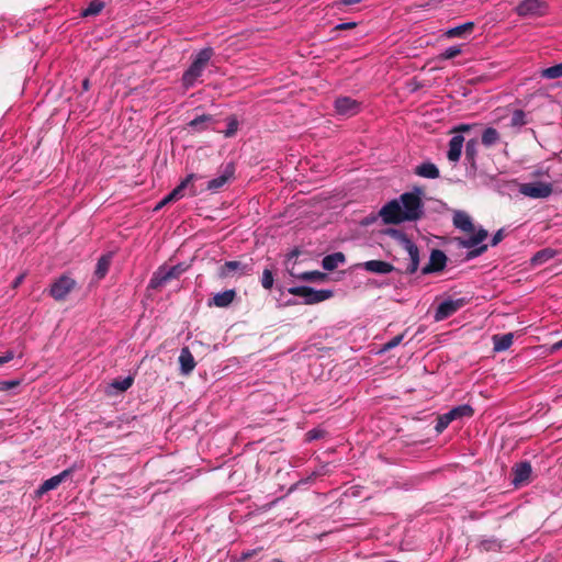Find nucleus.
I'll use <instances>...</instances> for the list:
<instances>
[{
	"label": "nucleus",
	"mask_w": 562,
	"mask_h": 562,
	"mask_svg": "<svg viewBox=\"0 0 562 562\" xmlns=\"http://www.w3.org/2000/svg\"><path fill=\"white\" fill-rule=\"evenodd\" d=\"M422 194V189L415 188L414 191L405 192L398 199L387 202L380 211L383 222L398 224L419 220L424 214Z\"/></svg>",
	"instance_id": "nucleus-1"
},
{
	"label": "nucleus",
	"mask_w": 562,
	"mask_h": 562,
	"mask_svg": "<svg viewBox=\"0 0 562 562\" xmlns=\"http://www.w3.org/2000/svg\"><path fill=\"white\" fill-rule=\"evenodd\" d=\"M213 56V49L205 47L199 50L192 59L189 68L183 72L181 81L186 89H190L195 86L199 78L203 75L209 61Z\"/></svg>",
	"instance_id": "nucleus-2"
},
{
	"label": "nucleus",
	"mask_w": 562,
	"mask_h": 562,
	"mask_svg": "<svg viewBox=\"0 0 562 562\" xmlns=\"http://www.w3.org/2000/svg\"><path fill=\"white\" fill-rule=\"evenodd\" d=\"M387 235L407 252L411 262L406 268V272L409 274L415 273L419 267V251L415 243L400 229L390 228Z\"/></svg>",
	"instance_id": "nucleus-3"
},
{
	"label": "nucleus",
	"mask_w": 562,
	"mask_h": 562,
	"mask_svg": "<svg viewBox=\"0 0 562 562\" xmlns=\"http://www.w3.org/2000/svg\"><path fill=\"white\" fill-rule=\"evenodd\" d=\"M387 235L407 252L411 262L406 268V272L409 274L415 273L419 267V251L415 243L400 229L390 228Z\"/></svg>",
	"instance_id": "nucleus-4"
},
{
	"label": "nucleus",
	"mask_w": 562,
	"mask_h": 562,
	"mask_svg": "<svg viewBox=\"0 0 562 562\" xmlns=\"http://www.w3.org/2000/svg\"><path fill=\"white\" fill-rule=\"evenodd\" d=\"M387 235L407 252L411 262L406 268V272L409 274L415 273L419 267V251L415 243L400 229L390 228Z\"/></svg>",
	"instance_id": "nucleus-5"
},
{
	"label": "nucleus",
	"mask_w": 562,
	"mask_h": 562,
	"mask_svg": "<svg viewBox=\"0 0 562 562\" xmlns=\"http://www.w3.org/2000/svg\"><path fill=\"white\" fill-rule=\"evenodd\" d=\"M474 415V409L469 404L458 405L449 412L441 414L437 418L435 430L441 434L452 422H462L469 419Z\"/></svg>",
	"instance_id": "nucleus-6"
},
{
	"label": "nucleus",
	"mask_w": 562,
	"mask_h": 562,
	"mask_svg": "<svg viewBox=\"0 0 562 562\" xmlns=\"http://www.w3.org/2000/svg\"><path fill=\"white\" fill-rule=\"evenodd\" d=\"M289 292L301 296L306 304L319 303L333 296L331 290H315L305 285L291 288Z\"/></svg>",
	"instance_id": "nucleus-7"
},
{
	"label": "nucleus",
	"mask_w": 562,
	"mask_h": 562,
	"mask_svg": "<svg viewBox=\"0 0 562 562\" xmlns=\"http://www.w3.org/2000/svg\"><path fill=\"white\" fill-rule=\"evenodd\" d=\"M552 184L549 182H528L519 186V193L531 199H546L552 193Z\"/></svg>",
	"instance_id": "nucleus-8"
},
{
	"label": "nucleus",
	"mask_w": 562,
	"mask_h": 562,
	"mask_svg": "<svg viewBox=\"0 0 562 562\" xmlns=\"http://www.w3.org/2000/svg\"><path fill=\"white\" fill-rule=\"evenodd\" d=\"M548 5L542 0H521L515 8L519 16H542L547 14Z\"/></svg>",
	"instance_id": "nucleus-9"
},
{
	"label": "nucleus",
	"mask_w": 562,
	"mask_h": 562,
	"mask_svg": "<svg viewBox=\"0 0 562 562\" xmlns=\"http://www.w3.org/2000/svg\"><path fill=\"white\" fill-rule=\"evenodd\" d=\"M486 237H487V231L484 228H480L472 236H470L465 239H462L460 241L462 247H464L467 249H472L468 254V258L477 257V256L482 255L484 251H486L487 245L479 246L483 240H485Z\"/></svg>",
	"instance_id": "nucleus-10"
},
{
	"label": "nucleus",
	"mask_w": 562,
	"mask_h": 562,
	"mask_svg": "<svg viewBox=\"0 0 562 562\" xmlns=\"http://www.w3.org/2000/svg\"><path fill=\"white\" fill-rule=\"evenodd\" d=\"M467 304V300L463 297L460 299H447L442 301L436 308L435 312V321L440 322L457 313L460 308H462Z\"/></svg>",
	"instance_id": "nucleus-11"
},
{
	"label": "nucleus",
	"mask_w": 562,
	"mask_h": 562,
	"mask_svg": "<svg viewBox=\"0 0 562 562\" xmlns=\"http://www.w3.org/2000/svg\"><path fill=\"white\" fill-rule=\"evenodd\" d=\"M76 281L68 276H61L50 286L49 294L56 301L64 300L75 288Z\"/></svg>",
	"instance_id": "nucleus-12"
},
{
	"label": "nucleus",
	"mask_w": 562,
	"mask_h": 562,
	"mask_svg": "<svg viewBox=\"0 0 562 562\" xmlns=\"http://www.w3.org/2000/svg\"><path fill=\"white\" fill-rule=\"evenodd\" d=\"M335 111L346 117L353 116L361 111V103L350 97H340L335 100Z\"/></svg>",
	"instance_id": "nucleus-13"
},
{
	"label": "nucleus",
	"mask_w": 562,
	"mask_h": 562,
	"mask_svg": "<svg viewBox=\"0 0 562 562\" xmlns=\"http://www.w3.org/2000/svg\"><path fill=\"white\" fill-rule=\"evenodd\" d=\"M235 175V166L233 162L227 164L221 171V173L210 180L206 184V190L211 192H217L222 189L227 182H229Z\"/></svg>",
	"instance_id": "nucleus-14"
},
{
	"label": "nucleus",
	"mask_w": 562,
	"mask_h": 562,
	"mask_svg": "<svg viewBox=\"0 0 562 562\" xmlns=\"http://www.w3.org/2000/svg\"><path fill=\"white\" fill-rule=\"evenodd\" d=\"M201 176L195 173H190L183 179L169 194H167L155 207V210H159L166 204L176 201L183 196V190L188 188V186L196 179H200Z\"/></svg>",
	"instance_id": "nucleus-15"
},
{
	"label": "nucleus",
	"mask_w": 562,
	"mask_h": 562,
	"mask_svg": "<svg viewBox=\"0 0 562 562\" xmlns=\"http://www.w3.org/2000/svg\"><path fill=\"white\" fill-rule=\"evenodd\" d=\"M447 256L439 249H434L429 257V262L423 268V273L441 271L446 267Z\"/></svg>",
	"instance_id": "nucleus-16"
},
{
	"label": "nucleus",
	"mask_w": 562,
	"mask_h": 562,
	"mask_svg": "<svg viewBox=\"0 0 562 562\" xmlns=\"http://www.w3.org/2000/svg\"><path fill=\"white\" fill-rule=\"evenodd\" d=\"M74 472V468H69L64 470L57 475H54L47 480H45L42 485L38 487V494L47 493L52 490H55L59 486L61 482H64L71 473Z\"/></svg>",
	"instance_id": "nucleus-17"
},
{
	"label": "nucleus",
	"mask_w": 562,
	"mask_h": 562,
	"mask_svg": "<svg viewBox=\"0 0 562 562\" xmlns=\"http://www.w3.org/2000/svg\"><path fill=\"white\" fill-rule=\"evenodd\" d=\"M361 267L366 271L375 274H389L395 269L393 265L382 260H369L363 262Z\"/></svg>",
	"instance_id": "nucleus-18"
},
{
	"label": "nucleus",
	"mask_w": 562,
	"mask_h": 562,
	"mask_svg": "<svg viewBox=\"0 0 562 562\" xmlns=\"http://www.w3.org/2000/svg\"><path fill=\"white\" fill-rule=\"evenodd\" d=\"M180 372L182 375L190 374L195 368V360L188 347H183L179 356Z\"/></svg>",
	"instance_id": "nucleus-19"
},
{
	"label": "nucleus",
	"mask_w": 562,
	"mask_h": 562,
	"mask_svg": "<svg viewBox=\"0 0 562 562\" xmlns=\"http://www.w3.org/2000/svg\"><path fill=\"white\" fill-rule=\"evenodd\" d=\"M453 225L456 228L465 232V233H473L474 232V225L472 223V218L470 215L464 211H456L453 213Z\"/></svg>",
	"instance_id": "nucleus-20"
},
{
	"label": "nucleus",
	"mask_w": 562,
	"mask_h": 562,
	"mask_svg": "<svg viewBox=\"0 0 562 562\" xmlns=\"http://www.w3.org/2000/svg\"><path fill=\"white\" fill-rule=\"evenodd\" d=\"M513 474H514L513 483L516 486H518L522 483H526L531 474L530 463L527 461L517 463L513 468Z\"/></svg>",
	"instance_id": "nucleus-21"
},
{
	"label": "nucleus",
	"mask_w": 562,
	"mask_h": 562,
	"mask_svg": "<svg viewBox=\"0 0 562 562\" xmlns=\"http://www.w3.org/2000/svg\"><path fill=\"white\" fill-rule=\"evenodd\" d=\"M464 137L462 135H454L449 140V149L447 157L450 161L457 162L460 160Z\"/></svg>",
	"instance_id": "nucleus-22"
},
{
	"label": "nucleus",
	"mask_w": 562,
	"mask_h": 562,
	"mask_svg": "<svg viewBox=\"0 0 562 562\" xmlns=\"http://www.w3.org/2000/svg\"><path fill=\"white\" fill-rule=\"evenodd\" d=\"M235 296H236L235 290H233V289L225 290L223 292L216 293L210 301L209 305H214L217 307H227L232 304Z\"/></svg>",
	"instance_id": "nucleus-23"
},
{
	"label": "nucleus",
	"mask_w": 562,
	"mask_h": 562,
	"mask_svg": "<svg viewBox=\"0 0 562 562\" xmlns=\"http://www.w3.org/2000/svg\"><path fill=\"white\" fill-rule=\"evenodd\" d=\"M415 175H417L422 178H426V179H437V178H439L440 172H439L438 167L435 164H432L430 161H426V162L418 165L415 168Z\"/></svg>",
	"instance_id": "nucleus-24"
},
{
	"label": "nucleus",
	"mask_w": 562,
	"mask_h": 562,
	"mask_svg": "<svg viewBox=\"0 0 562 562\" xmlns=\"http://www.w3.org/2000/svg\"><path fill=\"white\" fill-rule=\"evenodd\" d=\"M493 340V350L495 352H502L510 348L514 341V335L512 333L504 335H494L492 337Z\"/></svg>",
	"instance_id": "nucleus-25"
},
{
	"label": "nucleus",
	"mask_w": 562,
	"mask_h": 562,
	"mask_svg": "<svg viewBox=\"0 0 562 562\" xmlns=\"http://www.w3.org/2000/svg\"><path fill=\"white\" fill-rule=\"evenodd\" d=\"M346 260L345 255L342 252H334L327 255L322 260V266L327 271H333L339 265L344 263Z\"/></svg>",
	"instance_id": "nucleus-26"
},
{
	"label": "nucleus",
	"mask_w": 562,
	"mask_h": 562,
	"mask_svg": "<svg viewBox=\"0 0 562 562\" xmlns=\"http://www.w3.org/2000/svg\"><path fill=\"white\" fill-rule=\"evenodd\" d=\"M170 281L166 271V266L159 267L149 281L150 289H159Z\"/></svg>",
	"instance_id": "nucleus-27"
},
{
	"label": "nucleus",
	"mask_w": 562,
	"mask_h": 562,
	"mask_svg": "<svg viewBox=\"0 0 562 562\" xmlns=\"http://www.w3.org/2000/svg\"><path fill=\"white\" fill-rule=\"evenodd\" d=\"M246 268L247 266L243 265L240 261H226L220 269V277H229L235 271H239L240 274H245Z\"/></svg>",
	"instance_id": "nucleus-28"
},
{
	"label": "nucleus",
	"mask_w": 562,
	"mask_h": 562,
	"mask_svg": "<svg viewBox=\"0 0 562 562\" xmlns=\"http://www.w3.org/2000/svg\"><path fill=\"white\" fill-rule=\"evenodd\" d=\"M474 27L473 22H465L461 25L451 27L446 31L445 35L448 38L464 37L467 33H470Z\"/></svg>",
	"instance_id": "nucleus-29"
},
{
	"label": "nucleus",
	"mask_w": 562,
	"mask_h": 562,
	"mask_svg": "<svg viewBox=\"0 0 562 562\" xmlns=\"http://www.w3.org/2000/svg\"><path fill=\"white\" fill-rule=\"evenodd\" d=\"M112 256L111 254L102 255L95 266L94 276L97 279H102L105 277V274L109 271L110 265H111Z\"/></svg>",
	"instance_id": "nucleus-30"
},
{
	"label": "nucleus",
	"mask_w": 562,
	"mask_h": 562,
	"mask_svg": "<svg viewBox=\"0 0 562 562\" xmlns=\"http://www.w3.org/2000/svg\"><path fill=\"white\" fill-rule=\"evenodd\" d=\"M555 255H557V251L554 249L544 248L533 255V257L531 258V262L535 266H539V265H542V263L547 262L548 260L554 258Z\"/></svg>",
	"instance_id": "nucleus-31"
},
{
	"label": "nucleus",
	"mask_w": 562,
	"mask_h": 562,
	"mask_svg": "<svg viewBox=\"0 0 562 562\" xmlns=\"http://www.w3.org/2000/svg\"><path fill=\"white\" fill-rule=\"evenodd\" d=\"M499 140V133L494 127H487L482 133V144L485 147H491Z\"/></svg>",
	"instance_id": "nucleus-32"
},
{
	"label": "nucleus",
	"mask_w": 562,
	"mask_h": 562,
	"mask_svg": "<svg viewBox=\"0 0 562 562\" xmlns=\"http://www.w3.org/2000/svg\"><path fill=\"white\" fill-rule=\"evenodd\" d=\"M213 117L209 114H202L189 122V126L194 131H204L206 128V123L212 122Z\"/></svg>",
	"instance_id": "nucleus-33"
},
{
	"label": "nucleus",
	"mask_w": 562,
	"mask_h": 562,
	"mask_svg": "<svg viewBox=\"0 0 562 562\" xmlns=\"http://www.w3.org/2000/svg\"><path fill=\"white\" fill-rule=\"evenodd\" d=\"M103 1L92 0L89 2L88 7L82 10L81 15L85 18L98 15L103 10Z\"/></svg>",
	"instance_id": "nucleus-34"
},
{
	"label": "nucleus",
	"mask_w": 562,
	"mask_h": 562,
	"mask_svg": "<svg viewBox=\"0 0 562 562\" xmlns=\"http://www.w3.org/2000/svg\"><path fill=\"white\" fill-rule=\"evenodd\" d=\"M480 549L483 551H486V552H490V551L496 552L502 549V542L497 538H494V537L483 539L480 542Z\"/></svg>",
	"instance_id": "nucleus-35"
},
{
	"label": "nucleus",
	"mask_w": 562,
	"mask_h": 562,
	"mask_svg": "<svg viewBox=\"0 0 562 562\" xmlns=\"http://www.w3.org/2000/svg\"><path fill=\"white\" fill-rule=\"evenodd\" d=\"M542 78L557 79L562 77V63L544 68L540 72Z\"/></svg>",
	"instance_id": "nucleus-36"
},
{
	"label": "nucleus",
	"mask_w": 562,
	"mask_h": 562,
	"mask_svg": "<svg viewBox=\"0 0 562 562\" xmlns=\"http://www.w3.org/2000/svg\"><path fill=\"white\" fill-rule=\"evenodd\" d=\"M527 124L526 113L522 110H515L512 114L510 126L520 128Z\"/></svg>",
	"instance_id": "nucleus-37"
},
{
	"label": "nucleus",
	"mask_w": 562,
	"mask_h": 562,
	"mask_svg": "<svg viewBox=\"0 0 562 562\" xmlns=\"http://www.w3.org/2000/svg\"><path fill=\"white\" fill-rule=\"evenodd\" d=\"M477 146H479V143L474 138L469 139L465 144V157L472 164L474 162L476 154H477Z\"/></svg>",
	"instance_id": "nucleus-38"
},
{
	"label": "nucleus",
	"mask_w": 562,
	"mask_h": 562,
	"mask_svg": "<svg viewBox=\"0 0 562 562\" xmlns=\"http://www.w3.org/2000/svg\"><path fill=\"white\" fill-rule=\"evenodd\" d=\"M462 52L461 49V46L460 45H452V46H449L447 47L441 54H440V57L442 59H452L454 57H457L458 55H460Z\"/></svg>",
	"instance_id": "nucleus-39"
},
{
	"label": "nucleus",
	"mask_w": 562,
	"mask_h": 562,
	"mask_svg": "<svg viewBox=\"0 0 562 562\" xmlns=\"http://www.w3.org/2000/svg\"><path fill=\"white\" fill-rule=\"evenodd\" d=\"M238 130V120L236 116H229L227 119V128L224 132L225 137H232L236 134Z\"/></svg>",
	"instance_id": "nucleus-40"
},
{
	"label": "nucleus",
	"mask_w": 562,
	"mask_h": 562,
	"mask_svg": "<svg viewBox=\"0 0 562 562\" xmlns=\"http://www.w3.org/2000/svg\"><path fill=\"white\" fill-rule=\"evenodd\" d=\"M261 285L266 290H270L273 285V274L269 269H265L261 277Z\"/></svg>",
	"instance_id": "nucleus-41"
},
{
	"label": "nucleus",
	"mask_w": 562,
	"mask_h": 562,
	"mask_svg": "<svg viewBox=\"0 0 562 562\" xmlns=\"http://www.w3.org/2000/svg\"><path fill=\"white\" fill-rule=\"evenodd\" d=\"M166 271L170 280L177 279L182 272H184V268L182 265H176L172 267H166Z\"/></svg>",
	"instance_id": "nucleus-42"
},
{
	"label": "nucleus",
	"mask_w": 562,
	"mask_h": 562,
	"mask_svg": "<svg viewBox=\"0 0 562 562\" xmlns=\"http://www.w3.org/2000/svg\"><path fill=\"white\" fill-rule=\"evenodd\" d=\"M404 338V335L401 334V335H396L395 337H393L391 340H389L384 346H383V351H387L390 349H393L395 348L396 346H398L402 340Z\"/></svg>",
	"instance_id": "nucleus-43"
},
{
	"label": "nucleus",
	"mask_w": 562,
	"mask_h": 562,
	"mask_svg": "<svg viewBox=\"0 0 562 562\" xmlns=\"http://www.w3.org/2000/svg\"><path fill=\"white\" fill-rule=\"evenodd\" d=\"M132 384L133 379L128 376L123 379L122 381H115L112 385L120 391H126L132 386Z\"/></svg>",
	"instance_id": "nucleus-44"
},
{
	"label": "nucleus",
	"mask_w": 562,
	"mask_h": 562,
	"mask_svg": "<svg viewBox=\"0 0 562 562\" xmlns=\"http://www.w3.org/2000/svg\"><path fill=\"white\" fill-rule=\"evenodd\" d=\"M504 238V231L503 229H498L492 237V240H491V246H496L498 245Z\"/></svg>",
	"instance_id": "nucleus-45"
},
{
	"label": "nucleus",
	"mask_w": 562,
	"mask_h": 562,
	"mask_svg": "<svg viewBox=\"0 0 562 562\" xmlns=\"http://www.w3.org/2000/svg\"><path fill=\"white\" fill-rule=\"evenodd\" d=\"M19 385V381H2L0 382V391H7Z\"/></svg>",
	"instance_id": "nucleus-46"
},
{
	"label": "nucleus",
	"mask_w": 562,
	"mask_h": 562,
	"mask_svg": "<svg viewBox=\"0 0 562 562\" xmlns=\"http://www.w3.org/2000/svg\"><path fill=\"white\" fill-rule=\"evenodd\" d=\"M14 358V352L12 350H8L3 356H0V366L8 363Z\"/></svg>",
	"instance_id": "nucleus-47"
},
{
	"label": "nucleus",
	"mask_w": 562,
	"mask_h": 562,
	"mask_svg": "<svg viewBox=\"0 0 562 562\" xmlns=\"http://www.w3.org/2000/svg\"><path fill=\"white\" fill-rule=\"evenodd\" d=\"M261 549H252V550H247V551H244L241 553V560H248L250 558H252L254 555L258 554L260 552Z\"/></svg>",
	"instance_id": "nucleus-48"
},
{
	"label": "nucleus",
	"mask_w": 562,
	"mask_h": 562,
	"mask_svg": "<svg viewBox=\"0 0 562 562\" xmlns=\"http://www.w3.org/2000/svg\"><path fill=\"white\" fill-rule=\"evenodd\" d=\"M355 26H356L355 22H345V23H340L339 25H337V29H339V30H348V29H352Z\"/></svg>",
	"instance_id": "nucleus-49"
},
{
	"label": "nucleus",
	"mask_w": 562,
	"mask_h": 562,
	"mask_svg": "<svg viewBox=\"0 0 562 562\" xmlns=\"http://www.w3.org/2000/svg\"><path fill=\"white\" fill-rule=\"evenodd\" d=\"M470 128H471V125H469V124H460L459 126H457L454 128V132H468V131H470Z\"/></svg>",
	"instance_id": "nucleus-50"
},
{
	"label": "nucleus",
	"mask_w": 562,
	"mask_h": 562,
	"mask_svg": "<svg viewBox=\"0 0 562 562\" xmlns=\"http://www.w3.org/2000/svg\"><path fill=\"white\" fill-rule=\"evenodd\" d=\"M307 436H308V439H311V440L317 439V438H319V431L316 429H312L307 432Z\"/></svg>",
	"instance_id": "nucleus-51"
},
{
	"label": "nucleus",
	"mask_w": 562,
	"mask_h": 562,
	"mask_svg": "<svg viewBox=\"0 0 562 562\" xmlns=\"http://www.w3.org/2000/svg\"><path fill=\"white\" fill-rule=\"evenodd\" d=\"M560 349H562V339H561V340H559V341H557V342H554V344L551 346V350H552V351H558V350H560Z\"/></svg>",
	"instance_id": "nucleus-52"
},
{
	"label": "nucleus",
	"mask_w": 562,
	"mask_h": 562,
	"mask_svg": "<svg viewBox=\"0 0 562 562\" xmlns=\"http://www.w3.org/2000/svg\"><path fill=\"white\" fill-rule=\"evenodd\" d=\"M316 274H317V272H306V273H304L303 278L306 280H313Z\"/></svg>",
	"instance_id": "nucleus-53"
},
{
	"label": "nucleus",
	"mask_w": 562,
	"mask_h": 562,
	"mask_svg": "<svg viewBox=\"0 0 562 562\" xmlns=\"http://www.w3.org/2000/svg\"><path fill=\"white\" fill-rule=\"evenodd\" d=\"M89 88H90V81H89V79H87V78H86V79L82 81V90H83V91H88V90H89Z\"/></svg>",
	"instance_id": "nucleus-54"
},
{
	"label": "nucleus",
	"mask_w": 562,
	"mask_h": 562,
	"mask_svg": "<svg viewBox=\"0 0 562 562\" xmlns=\"http://www.w3.org/2000/svg\"><path fill=\"white\" fill-rule=\"evenodd\" d=\"M190 194H191L192 196H194V195H196V194H198V191H196L193 187H191V188H190Z\"/></svg>",
	"instance_id": "nucleus-55"
},
{
	"label": "nucleus",
	"mask_w": 562,
	"mask_h": 562,
	"mask_svg": "<svg viewBox=\"0 0 562 562\" xmlns=\"http://www.w3.org/2000/svg\"><path fill=\"white\" fill-rule=\"evenodd\" d=\"M22 279H23V277H22V276H21V277H19V278L16 279V281H15V285H16V284H19V283L22 281Z\"/></svg>",
	"instance_id": "nucleus-56"
}]
</instances>
